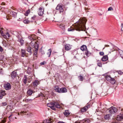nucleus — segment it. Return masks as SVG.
Returning a JSON list of instances; mask_svg holds the SVG:
<instances>
[{
	"instance_id": "nucleus-1",
	"label": "nucleus",
	"mask_w": 123,
	"mask_h": 123,
	"mask_svg": "<svg viewBox=\"0 0 123 123\" xmlns=\"http://www.w3.org/2000/svg\"><path fill=\"white\" fill-rule=\"evenodd\" d=\"M35 35L34 34H31L29 36L28 38L31 41L30 44L32 46H33V51H35V55L37 54V52L39 47V44L38 42H37L36 39L34 38Z\"/></svg>"
},
{
	"instance_id": "nucleus-2",
	"label": "nucleus",
	"mask_w": 123,
	"mask_h": 123,
	"mask_svg": "<svg viewBox=\"0 0 123 123\" xmlns=\"http://www.w3.org/2000/svg\"><path fill=\"white\" fill-rule=\"evenodd\" d=\"M86 21L85 18L80 19L75 25V28L76 30L79 31H83L85 28V24Z\"/></svg>"
},
{
	"instance_id": "nucleus-3",
	"label": "nucleus",
	"mask_w": 123,
	"mask_h": 123,
	"mask_svg": "<svg viewBox=\"0 0 123 123\" xmlns=\"http://www.w3.org/2000/svg\"><path fill=\"white\" fill-rule=\"evenodd\" d=\"M11 12H6V14L5 13H3L2 14L3 16L5 18H6L7 20H9V17L10 16L15 17V10L13 9L11 11Z\"/></svg>"
},
{
	"instance_id": "nucleus-4",
	"label": "nucleus",
	"mask_w": 123,
	"mask_h": 123,
	"mask_svg": "<svg viewBox=\"0 0 123 123\" xmlns=\"http://www.w3.org/2000/svg\"><path fill=\"white\" fill-rule=\"evenodd\" d=\"M16 37H17V41L20 43L21 45H23L24 43V42L22 38L21 32L17 31L16 32Z\"/></svg>"
},
{
	"instance_id": "nucleus-5",
	"label": "nucleus",
	"mask_w": 123,
	"mask_h": 123,
	"mask_svg": "<svg viewBox=\"0 0 123 123\" xmlns=\"http://www.w3.org/2000/svg\"><path fill=\"white\" fill-rule=\"evenodd\" d=\"M32 46V48H31V47L29 45H26V50L27 52H28V53H29L30 55H31V54L32 51V50H33L32 49L33 47V46ZM32 51L34 52V57H37V56L36 55H36H35V54H34V53H35V51H33V50H32Z\"/></svg>"
},
{
	"instance_id": "nucleus-6",
	"label": "nucleus",
	"mask_w": 123,
	"mask_h": 123,
	"mask_svg": "<svg viewBox=\"0 0 123 123\" xmlns=\"http://www.w3.org/2000/svg\"><path fill=\"white\" fill-rule=\"evenodd\" d=\"M108 110L109 113L113 114L117 111V109L116 108L113 106L109 108Z\"/></svg>"
},
{
	"instance_id": "nucleus-7",
	"label": "nucleus",
	"mask_w": 123,
	"mask_h": 123,
	"mask_svg": "<svg viewBox=\"0 0 123 123\" xmlns=\"http://www.w3.org/2000/svg\"><path fill=\"white\" fill-rule=\"evenodd\" d=\"M55 102H53L47 104V105L48 107H50L51 109L54 110H55L56 109L55 108Z\"/></svg>"
},
{
	"instance_id": "nucleus-8",
	"label": "nucleus",
	"mask_w": 123,
	"mask_h": 123,
	"mask_svg": "<svg viewBox=\"0 0 123 123\" xmlns=\"http://www.w3.org/2000/svg\"><path fill=\"white\" fill-rule=\"evenodd\" d=\"M90 105L89 104H87L86 106L83 107L80 110V112L83 113L86 111L87 109L90 107Z\"/></svg>"
},
{
	"instance_id": "nucleus-9",
	"label": "nucleus",
	"mask_w": 123,
	"mask_h": 123,
	"mask_svg": "<svg viewBox=\"0 0 123 123\" xmlns=\"http://www.w3.org/2000/svg\"><path fill=\"white\" fill-rule=\"evenodd\" d=\"M56 10H59L60 13H61L62 12H63L64 10L62 5L59 4L57 5L56 7Z\"/></svg>"
},
{
	"instance_id": "nucleus-10",
	"label": "nucleus",
	"mask_w": 123,
	"mask_h": 123,
	"mask_svg": "<svg viewBox=\"0 0 123 123\" xmlns=\"http://www.w3.org/2000/svg\"><path fill=\"white\" fill-rule=\"evenodd\" d=\"M44 12V10L43 7H40L38 11V15L40 16L42 15Z\"/></svg>"
},
{
	"instance_id": "nucleus-11",
	"label": "nucleus",
	"mask_w": 123,
	"mask_h": 123,
	"mask_svg": "<svg viewBox=\"0 0 123 123\" xmlns=\"http://www.w3.org/2000/svg\"><path fill=\"white\" fill-rule=\"evenodd\" d=\"M4 87L6 90H8L11 89V86L10 83H7L4 84Z\"/></svg>"
},
{
	"instance_id": "nucleus-12",
	"label": "nucleus",
	"mask_w": 123,
	"mask_h": 123,
	"mask_svg": "<svg viewBox=\"0 0 123 123\" xmlns=\"http://www.w3.org/2000/svg\"><path fill=\"white\" fill-rule=\"evenodd\" d=\"M123 119V113L120 114L117 116L116 120L117 121H121Z\"/></svg>"
},
{
	"instance_id": "nucleus-13",
	"label": "nucleus",
	"mask_w": 123,
	"mask_h": 123,
	"mask_svg": "<svg viewBox=\"0 0 123 123\" xmlns=\"http://www.w3.org/2000/svg\"><path fill=\"white\" fill-rule=\"evenodd\" d=\"M112 115L110 114L106 115L104 117V118L105 120H109L111 118Z\"/></svg>"
},
{
	"instance_id": "nucleus-14",
	"label": "nucleus",
	"mask_w": 123,
	"mask_h": 123,
	"mask_svg": "<svg viewBox=\"0 0 123 123\" xmlns=\"http://www.w3.org/2000/svg\"><path fill=\"white\" fill-rule=\"evenodd\" d=\"M5 92V91L3 90H1L0 91V99H2L3 96L6 94Z\"/></svg>"
},
{
	"instance_id": "nucleus-15",
	"label": "nucleus",
	"mask_w": 123,
	"mask_h": 123,
	"mask_svg": "<svg viewBox=\"0 0 123 123\" xmlns=\"http://www.w3.org/2000/svg\"><path fill=\"white\" fill-rule=\"evenodd\" d=\"M67 92V89L65 87H62L60 89L59 93H65Z\"/></svg>"
},
{
	"instance_id": "nucleus-16",
	"label": "nucleus",
	"mask_w": 123,
	"mask_h": 123,
	"mask_svg": "<svg viewBox=\"0 0 123 123\" xmlns=\"http://www.w3.org/2000/svg\"><path fill=\"white\" fill-rule=\"evenodd\" d=\"M35 92V91H33L31 89H29L27 91V93L28 94L29 96L32 95L33 93Z\"/></svg>"
},
{
	"instance_id": "nucleus-17",
	"label": "nucleus",
	"mask_w": 123,
	"mask_h": 123,
	"mask_svg": "<svg viewBox=\"0 0 123 123\" xmlns=\"http://www.w3.org/2000/svg\"><path fill=\"white\" fill-rule=\"evenodd\" d=\"M71 47L70 45L66 44L65 45V49L66 50H68L71 49Z\"/></svg>"
},
{
	"instance_id": "nucleus-18",
	"label": "nucleus",
	"mask_w": 123,
	"mask_h": 123,
	"mask_svg": "<svg viewBox=\"0 0 123 123\" xmlns=\"http://www.w3.org/2000/svg\"><path fill=\"white\" fill-rule=\"evenodd\" d=\"M60 88L58 86H56L54 87V89L56 92L59 93Z\"/></svg>"
},
{
	"instance_id": "nucleus-19",
	"label": "nucleus",
	"mask_w": 123,
	"mask_h": 123,
	"mask_svg": "<svg viewBox=\"0 0 123 123\" xmlns=\"http://www.w3.org/2000/svg\"><path fill=\"white\" fill-rule=\"evenodd\" d=\"M63 113L65 116L66 117H67L70 114V113L69 112V111L68 110H65L63 112Z\"/></svg>"
},
{
	"instance_id": "nucleus-20",
	"label": "nucleus",
	"mask_w": 123,
	"mask_h": 123,
	"mask_svg": "<svg viewBox=\"0 0 123 123\" xmlns=\"http://www.w3.org/2000/svg\"><path fill=\"white\" fill-rule=\"evenodd\" d=\"M0 33L2 36L5 39H8V38L7 37L6 35H4L3 33V32L2 30V29L1 28H0Z\"/></svg>"
},
{
	"instance_id": "nucleus-21",
	"label": "nucleus",
	"mask_w": 123,
	"mask_h": 123,
	"mask_svg": "<svg viewBox=\"0 0 123 123\" xmlns=\"http://www.w3.org/2000/svg\"><path fill=\"white\" fill-rule=\"evenodd\" d=\"M28 78L26 75H25L23 79V81L25 84H26L27 83Z\"/></svg>"
},
{
	"instance_id": "nucleus-22",
	"label": "nucleus",
	"mask_w": 123,
	"mask_h": 123,
	"mask_svg": "<svg viewBox=\"0 0 123 123\" xmlns=\"http://www.w3.org/2000/svg\"><path fill=\"white\" fill-rule=\"evenodd\" d=\"M80 49L82 51H85L87 49L86 46V45H83L81 47Z\"/></svg>"
},
{
	"instance_id": "nucleus-23",
	"label": "nucleus",
	"mask_w": 123,
	"mask_h": 123,
	"mask_svg": "<svg viewBox=\"0 0 123 123\" xmlns=\"http://www.w3.org/2000/svg\"><path fill=\"white\" fill-rule=\"evenodd\" d=\"M11 77L13 79H14L15 77V72L13 71L12 72L11 74Z\"/></svg>"
},
{
	"instance_id": "nucleus-24",
	"label": "nucleus",
	"mask_w": 123,
	"mask_h": 123,
	"mask_svg": "<svg viewBox=\"0 0 123 123\" xmlns=\"http://www.w3.org/2000/svg\"><path fill=\"white\" fill-rule=\"evenodd\" d=\"M55 108H55H60V105L57 102H55Z\"/></svg>"
},
{
	"instance_id": "nucleus-25",
	"label": "nucleus",
	"mask_w": 123,
	"mask_h": 123,
	"mask_svg": "<svg viewBox=\"0 0 123 123\" xmlns=\"http://www.w3.org/2000/svg\"><path fill=\"white\" fill-rule=\"evenodd\" d=\"M59 27L63 31H64L65 29V25L62 24H60L59 25Z\"/></svg>"
},
{
	"instance_id": "nucleus-26",
	"label": "nucleus",
	"mask_w": 123,
	"mask_h": 123,
	"mask_svg": "<svg viewBox=\"0 0 123 123\" xmlns=\"http://www.w3.org/2000/svg\"><path fill=\"white\" fill-rule=\"evenodd\" d=\"M39 82L37 80H35L33 82V84L34 86H37Z\"/></svg>"
},
{
	"instance_id": "nucleus-27",
	"label": "nucleus",
	"mask_w": 123,
	"mask_h": 123,
	"mask_svg": "<svg viewBox=\"0 0 123 123\" xmlns=\"http://www.w3.org/2000/svg\"><path fill=\"white\" fill-rule=\"evenodd\" d=\"M108 56L107 55L104 56L102 58V61H105L108 60Z\"/></svg>"
},
{
	"instance_id": "nucleus-28",
	"label": "nucleus",
	"mask_w": 123,
	"mask_h": 123,
	"mask_svg": "<svg viewBox=\"0 0 123 123\" xmlns=\"http://www.w3.org/2000/svg\"><path fill=\"white\" fill-rule=\"evenodd\" d=\"M106 79L108 81H109L113 78H111L110 76L107 75L105 77Z\"/></svg>"
},
{
	"instance_id": "nucleus-29",
	"label": "nucleus",
	"mask_w": 123,
	"mask_h": 123,
	"mask_svg": "<svg viewBox=\"0 0 123 123\" xmlns=\"http://www.w3.org/2000/svg\"><path fill=\"white\" fill-rule=\"evenodd\" d=\"M22 56L24 57L25 56L26 53L25 50L23 49H21Z\"/></svg>"
},
{
	"instance_id": "nucleus-30",
	"label": "nucleus",
	"mask_w": 123,
	"mask_h": 123,
	"mask_svg": "<svg viewBox=\"0 0 123 123\" xmlns=\"http://www.w3.org/2000/svg\"><path fill=\"white\" fill-rule=\"evenodd\" d=\"M52 51L51 49H49L48 50V52L47 53V54L48 56V57H49L51 55Z\"/></svg>"
},
{
	"instance_id": "nucleus-31",
	"label": "nucleus",
	"mask_w": 123,
	"mask_h": 123,
	"mask_svg": "<svg viewBox=\"0 0 123 123\" xmlns=\"http://www.w3.org/2000/svg\"><path fill=\"white\" fill-rule=\"evenodd\" d=\"M118 52L121 57L123 58V51L120 49L118 50Z\"/></svg>"
},
{
	"instance_id": "nucleus-32",
	"label": "nucleus",
	"mask_w": 123,
	"mask_h": 123,
	"mask_svg": "<svg viewBox=\"0 0 123 123\" xmlns=\"http://www.w3.org/2000/svg\"><path fill=\"white\" fill-rule=\"evenodd\" d=\"M109 82L112 84H114L115 83L116 81V80L113 78H112L111 80H110Z\"/></svg>"
},
{
	"instance_id": "nucleus-33",
	"label": "nucleus",
	"mask_w": 123,
	"mask_h": 123,
	"mask_svg": "<svg viewBox=\"0 0 123 123\" xmlns=\"http://www.w3.org/2000/svg\"><path fill=\"white\" fill-rule=\"evenodd\" d=\"M85 54L87 56H89L90 55L91 53L90 52L87 50L85 52Z\"/></svg>"
},
{
	"instance_id": "nucleus-34",
	"label": "nucleus",
	"mask_w": 123,
	"mask_h": 123,
	"mask_svg": "<svg viewBox=\"0 0 123 123\" xmlns=\"http://www.w3.org/2000/svg\"><path fill=\"white\" fill-rule=\"evenodd\" d=\"M30 21L27 19L24 20L23 22L25 24H29L30 22Z\"/></svg>"
},
{
	"instance_id": "nucleus-35",
	"label": "nucleus",
	"mask_w": 123,
	"mask_h": 123,
	"mask_svg": "<svg viewBox=\"0 0 123 123\" xmlns=\"http://www.w3.org/2000/svg\"><path fill=\"white\" fill-rule=\"evenodd\" d=\"M7 43L5 40H3L2 42V44H3V45L5 47H6L7 46Z\"/></svg>"
},
{
	"instance_id": "nucleus-36",
	"label": "nucleus",
	"mask_w": 123,
	"mask_h": 123,
	"mask_svg": "<svg viewBox=\"0 0 123 123\" xmlns=\"http://www.w3.org/2000/svg\"><path fill=\"white\" fill-rule=\"evenodd\" d=\"M79 79L80 81H82L83 80V77L82 76L80 75L78 76Z\"/></svg>"
},
{
	"instance_id": "nucleus-37",
	"label": "nucleus",
	"mask_w": 123,
	"mask_h": 123,
	"mask_svg": "<svg viewBox=\"0 0 123 123\" xmlns=\"http://www.w3.org/2000/svg\"><path fill=\"white\" fill-rule=\"evenodd\" d=\"M30 10H28L26 11L25 13H24V14L25 16H27L28 14L30 13Z\"/></svg>"
},
{
	"instance_id": "nucleus-38",
	"label": "nucleus",
	"mask_w": 123,
	"mask_h": 123,
	"mask_svg": "<svg viewBox=\"0 0 123 123\" xmlns=\"http://www.w3.org/2000/svg\"><path fill=\"white\" fill-rule=\"evenodd\" d=\"M43 123H51V121L47 119H46L43 122Z\"/></svg>"
},
{
	"instance_id": "nucleus-39",
	"label": "nucleus",
	"mask_w": 123,
	"mask_h": 123,
	"mask_svg": "<svg viewBox=\"0 0 123 123\" xmlns=\"http://www.w3.org/2000/svg\"><path fill=\"white\" fill-rule=\"evenodd\" d=\"M44 96V95L43 93L41 92L40 93H39L38 95V97H43Z\"/></svg>"
},
{
	"instance_id": "nucleus-40",
	"label": "nucleus",
	"mask_w": 123,
	"mask_h": 123,
	"mask_svg": "<svg viewBox=\"0 0 123 123\" xmlns=\"http://www.w3.org/2000/svg\"><path fill=\"white\" fill-rule=\"evenodd\" d=\"M98 66L100 67H102V65L100 62H99L97 64Z\"/></svg>"
},
{
	"instance_id": "nucleus-41",
	"label": "nucleus",
	"mask_w": 123,
	"mask_h": 123,
	"mask_svg": "<svg viewBox=\"0 0 123 123\" xmlns=\"http://www.w3.org/2000/svg\"><path fill=\"white\" fill-rule=\"evenodd\" d=\"M118 73V74L121 75L123 74V72H121L120 70L117 71L116 72Z\"/></svg>"
},
{
	"instance_id": "nucleus-42",
	"label": "nucleus",
	"mask_w": 123,
	"mask_h": 123,
	"mask_svg": "<svg viewBox=\"0 0 123 123\" xmlns=\"http://www.w3.org/2000/svg\"><path fill=\"white\" fill-rule=\"evenodd\" d=\"M7 105V103L6 102L2 103L1 104V105L2 106H6Z\"/></svg>"
},
{
	"instance_id": "nucleus-43",
	"label": "nucleus",
	"mask_w": 123,
	"mask_h": 123,
	"mask_svg": "<svg viewBox=\"0 0 123 123\" xmlns=\"http://www.w3.org/2000/svg\"><path fill=\"white\" fill-rule=\"evenodd\" d=\"M46 62L45 61H44L43 62H41L40 63V64L41 65H43L45 64H46Z\"/></svg>"
},
{
	"instance_id": "nucleus-44",
	"label": "nucleus",
	"mask_w": 123,
	"mask_h": 123,
	"mask_svg": "<svg viewBox=\"0 0 123 123\" xmlns=\"http://www.w3.org/2000/svg\"><path fill=\"white\" fill-rule=\"evenodd\" d=\"M113 9L112 7H109L108 9V11H110L111 10H113Z\"/></svg>"
},
{
	"instance_id": "nucleus-45",
	"label": "nucleus",
	"mask_w": 123,
	"mask_h": 123,
	"mask_svg": "<svg viewBox=\"0 0 123 123\" xmlns=\"http://www.w3.org/2000/svg\"><path fill=\"white\" fill-rule=\"evenodd\" d=\"M5 35L8 38L10 37V35L8 33H7Z\"/></svg>"
},
{
	"instance_id": "nucleus-46",
	"label": "nucleus",
	"mask_w": 123,
	"mask_h": 123,
	"mask_svg": "<svg viewBox=\"0 0 123 123\" xmlns=\"http://www.w3.org/2000/svg\"><path fill=\"white\" fill-rule=\"evenodd\" d=\"M99 54L101 55H104V53L103 52H100Z\"/></svg>"
},
{
	"instance_id": "nucleus-47",
	"label": "nucleus",
	"mask_w": 123,
	"mask_h": 123,
	"mask_svg": "<svg viewBox=\"0 0 123 123\" xmlns=\"http://www.w3.org/2000/svg\"><path fill=\"white\" fill-rule=\"evenodd\" d=\"M74 29H71V28H68V31H73L74 30Z\"/></svg>"
},
{
	"instance_id": "nucleus-48",
	"label": "nucleus",
	"mask_w": 123,
	"mask_h": 123,
	"mask_svg": "<svg viewBox=\"0 0 123 123\" xmlns=\"http://www.w3.org/2000/svg\"><path fill=\"white\" fill-rule=\"evenodd\" d=\"M32 99H26V101L27 102L29 101H32Z\"/></svg>"
},
{
	"instance_id": "nucleus-49",
	"label": "nucleus",
	"mask_w": 123,
	"mask_h": 123,
	"mask_svg": "<svg viewBox=\"0 0 123 123\" xmlns=\"http://www.w3.org/2000/svg\"><path fill=\"white\" fill-rule=\"evenodd\" d=\"M41 54L42 55H44L45 54V52L44 51L42 50L41 51Z\"/></svg>"
},
{
	"instance_id": "nucleus-50",
	"label": "nucleus",
	"mask_w": 123,
	"mask_h": 123,
	"mask_svg": "<svg viewBox=\"0 0 123 123\" xmlns=\"http://www.w3.org/2000/svg\"><path fill=\"white\" fill-rule=\"evenodd\" d=\"M36 17V16H34L31 17V19H33L34 20L35 19Z\"/></svg>"
},
{
	"instance_id": "nucleus-51",
	"label": "nucleus",
	"mask_w": 123,
	"mask_h": 123,
	"mask_svg": "<svg viewBox=\"0 0 123 123\" xmlns=\"http://www.w3.org/2000/svg\"><path fill=\"white\" fill-rule=\"evenodd\" d=\"M112 123H118L117 120H116V121L112 122Z\"/></svg>"
},
{
	"instance_id": "nucleus-52",
	"label": "nucleus",
	"mask_w": 123,
	"mask_h": 123,
	"mask_svg": "<svg viewBox=\"0 0 123 123\" xmlns=\"http://www.w3.org/2000/svg\"><path fill=\"white\" fill-rule=\"evenodd\" d=\"M21 114H24L25 113H26L25 112H24V111H22L20 112Z\"/></svg>"
},
{
	"instance_id": "nucleus-53",
	"label": "nucleus",
	"mask_w": 123,
	"mask_h": 123,
	"mask_svg": "<svg viewBox=\"0 0 123 123\" xmlns=\"http://www.w3.org/2000/svg\"><path fill=\"white\" fill-rule=\"evenodd\" d=\"M5 4V3L4 2H2L1 3V5H4Z\"/></svg>"
},
{
	"instance_id": "nucleus-54",
	"label": "nucleus",
	"mask_w": 123,
	"mask_h": 123,
	"mask_svg": "<svg viewBox=\"0 0 123 123\" xmlns=\"http://www.w3.org/2000/svg\"><path fill=\"white\" fill-rule=\"evenodd\" d=\"M109 47V45H105V47Z\"/></svg>"
},
{
	"instance_id": "nucleus-55",
	"label": "nucleus",
	"mask_w": 123,
	"mask_h": 123,
	"mask_svg": "<svg viewBox=\"0 0 123 123\" xmlns=\"http://www.w3.org/2000/svg\"><path fill=\"white\" fill-rule=\"evenodd\" d=\"M38 32L39 33H40V31H39V30H38Z\"/></svg>"
},
{
	"instance_id": "nucleus-56",
	"label": "nucleus",
	"mask_w": 123,
	"mask_h": 123,
	"mask_svg": "<svg viewBox=\"0 0 123 123\" xmlns=\"http://www.w3.org/2000/svg\"><path fill=\"white\" fill-rule=\"evenodd\" d=\"M17 113L18 114V115H19V113Z\"/></svg>"
},
{
	"instance_id": "nucleus-57",
	"label": "nucleus",
	"mask_w": 123,
	"mask_h": 123,
	"mask_svg": "<svg viewBox=\"0 0 123 123\" xmlns=\"http://www.w3.org/2000/svg\"><path fill=\"white\" fill-rule=\"evenodd\" d=\"M77 122V121H76V122H75V123H76V122Z\"/></svg>"
},
{
	"instance_id": "nucleus-58",
	"label": "nucleus",
	"mask_w": 123,
	"mask_h": 123,
	"mask_svg": "<svg viewBox=\"0 0 123 123\" xmlns=\"http://www.w3.org/2000/svg\"><path fill=\"white\" fill-rule=\"evenodd\" d=\"M122 80L123 81V79H122Z\"/></svg>"
},
{
	"instance_id": "nucleus-59",
	"label": "nucleus",
	"mask_w": 123,
	"mask_h": 123,
	"mask_svg": "<svg viewBox=\"0 0 123 123\" xmlns=\"http://www.w3.org/2000/svg\"><path fill=\"white\" fill-rule=\"evenodd\" d=\"M16 74H17L16 72Z\"/></svg>"
},
{
	"instance_id": "nucleus-60",
	"label": "nucleus",
	"mask_w": 123,
	"mask_h": 123,
	"mask_svg": "<svg viewBox=\"0 0 123 123\" xmlns=\"http://www.w3.org/2000/svg\"><path fill=\"white\" fill-rule=\"evenodd\" d=\"M105 47L103 49H104L105 48Z\"/></svg>"
}]
</instances>
